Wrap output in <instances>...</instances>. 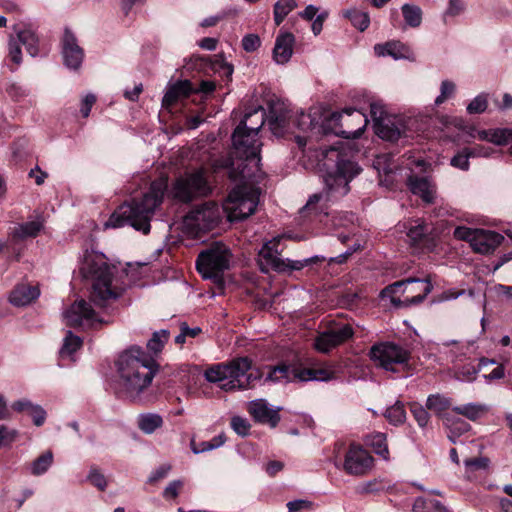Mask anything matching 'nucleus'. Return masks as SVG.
<instances>
[{"instance_id": "1", "label": "nucleus", "mask_w": 512, "mask_h": 512, "mask_svg": "<svg viewBox=\"0 0 512 512\" xmlns=\"http://www.w3.org/2000/svg\"><path fill=\"white\" fill-rule=\"evenodd\" d=\"M323 165L332 169L324 176L326 191L314 194L309 198L301 210L304 216L321 213L327 215V202L330 201L332 196L346 195L349 192V182L361 171L357 163L346 158L334 147L326 151Z\"/></svg>"}, {"instance_id": "2", "label": "nucleus", "mask_w": 512, "mask_h": 512, "mask_svg": "<svg viewBox=\"0 0 512 512\" xmlns=\"http://www.w3.org/2000/svg\"><path fill=\"white\" fill-rule=\"evenodd\" d=\"M167 180L153 181L149 190L140 198L121 205L105 223L106 228H119L130 225L144 234L150 231V221L157 207L163 201L167 190Z\"/></svg>"}, {"instance_id": "3", "label": "nucleus", "mask_w": 512, "mask_h": 512, "mask_svg": "<svg viewBox=\"0 0 512 512\" xmlns=\"http://www.w3.org/2000/svg\"><path fill=\"white\" fill-rule=\"evenodd\" d=\"M158 365L141 347L132 346L117 360L119 388L126 397L135 399L152 382Z\"/></svg>"}, {"instance_id": "4", "label": "nucleus", "mask_w": 512, "mask_h": 512, "mask_svg": "<svg viewBox=\"0 0 512 512\" xmlns=\"http://www.w3.org/2000/svg\"><path fill=\"white\" fill-rule=\"evenodd\" d=\"M82 275L90 279L89 300L96 307L107 310L123 295L125 288L114 281V267L104 260L87 256L80 268Z\"/></svg>"}, {"instance_id": "5", "label": "nucleus", "mask_w": 512, "mask_h": 512, "mask_svg": "<svg viewBox=\"0 0 512 512\" xmlns=\"http://www.w3.org/2000/svg\"><path fill=\"white\" fill-rule=\"evenodd\" d=\"M250 369L251 360L248 357H238L227 363L212 365L206 369L204 375L207 381L218 383L222 390L231 392L254 387L260 374Z\"/></svg>"}, {"instance_id": "6", "label": "nucleus", "mask_w": 512, "mask_h": 512, "mask_svg": "<svg viewBox=\"0 0 512 512\" xmlns=\"http://www.w3.org/2000/svg\"><path fill=\"white\" fill-rule=\"evenodd\" d=\"M246 123L240 122L232 134L233 154L242 162L237 164L238 176L248 180L255 178L259 170L262 143L258 135L245 130Z\"/></svg>"}, {"instance_id": "7", "label": "nucleus", "mask_w": 512, "mask_h": 512, "mask_svg": "<svg viewBox=\"0 0 512 512\" xmlns=\"http://www.w3.org/2000/svg\"><path fill=\"white\" fill-rule=\"evenodd\" d=\"M432 289L433 285L429 279L407 278L385 287L381 296L390 297L394 307H409L423 302Z\"/></svg>"}, {"instance_id": "8", "label": "nucleus", "mask_w": 512, "mask_h": 512, "mask_svg": "<svg viewBox=\"0 0 512 512\" xmlns=\"http://www.w3.org/2000/svg\"><path fill=\"white\" fill-rule=\"evenodd\" d=\"M281 239L282 236L274 237L273 239L264 243L260 249L257 262L262 272L268 273L270 270H274L280 273L296 270L298 271L308 265L325 260L324 257L320 256H313L303 260H284L280 257L281 251L278 249Z\"/></svg>"}, {"instance_id": "9", "label": "nucleus", "mask_w": 512, "mask_h": 512, "mask_svg": "<svg viewBox=\"0 0 512 512\" xmlns=\"http://www.w3.org/2000/svg\"><path fill=\"white\" fill-rule=\"evenodd\" d=\"M259 189L247 186H236L223 204V210L229 221L243 220L252 215L259 202Z\"/></svg>"}, {"instance_id": "10", "label": "nucleus", "mask_w": 512, "mask_h": 512, "mask_svg": "<svg viewBox=\"0 0 512 512\" xmlns=\"http://www.w3.org/2000/svg\"><path fill=\"white\" fill-rule=\"evenodd\" d=\"M330 133L344 138H358L364 132L368 118L365 113L347 108L342 112H334L327 118Z\"/></svg>"}, {"instance_id": "11", "label": "nucleus", "mask_w": 512, "mask_h": 512, "mask_svg": "<svg viewBox=\"0 0 512 512\" xmlns=\"http://www.w3.org/2000/svg\"><path fill=\"white\" fill-rule=\"evenodd\" d=\"M406 166L409 170L406 176V185L409 191L420 197L424 203L433 204L437 195V186L429 177L420 175L426 171L428 164L418 158L409 160Z\"/></svg>"}, {"instance_id": "12", "label": "nucleus", "mask_w": 512, "mask_h": 512, "mask_svg": "<svg viewBox=\"0 0 512 512\" xmlns=\"http://www.w3.org/2000/svg\"><path fill=\"white\" fill-rule=\"evenodd\" d=\"M231 253L222 243H214L202 251L196 260L197 270L205 278H214L229 268Z\"/></svg>"}, {"instance_id": "13", "label": "nucleus", "mask_w": 512, "mask_h": 512, "mask_svg": "<svg viewBox=\"0 0 512 512\" xmlns=\"http://www.w3.org/2000/svg\"><path fill=\"white\" fill-rule=\"evenodd\" d=\"M370 359L381 368L396 372L397 366H406L410 359V352L393 342L374 344L369 351Z\"/></svg>"}, {"instance_id": "14", "label": "nucleus", "mask_w": 512, "mask_h": 512, "mask_svg": "<svg viewBox=\"0 0 512 512\" xmlns=\"http://www.w3.org/2000/svg\"><path fill=\"white\" fill-rule=\"evenodd\" d=\"M210 192L211 186L202 169L186 173L178 178L171 191L175 199L183 202L191 201L195 197L207 196Z\"/></svg>"}, {"instance_id": "15", "label": "nucleus", "mask_w": 512, "mask_h": 512, "mask_svg": "<svg viewBox=\"0 0 512 512\" xmlns=\"http://www.w3.org/2000/svg\"><path fill=\"white\" fill-rule=\"evenodd\" d=\"M223 213V206L208 201L191 210L186 215L184 223L195 233L210 231L220 223Z\"/></svg>"}, {"instance_id": "16", "label": "nucleus", "mask_w": 512, "mask_h": 512, "mask_svg": "<svg viewBox=\"0 0 512 512\" xmlns=\"http://www.w3.org/2000/svg\"><path fill=\"white\" fill-rule=\"evenodd\" d=\"M353 335L354 330L350 324L331 321L318 332L314 339V347L321 353H328L350 340Z\"/></svg>"}, {"instance_id": "17", "label": "nucleus", "mask_w": 512, "mask_h": 512, "mask_svg": "<svg viewBox=\"0 0 512 512\" xmlns=\"http://www.w3.org/2000/svg\"><path fill=\"white\" fill-rule=\"evenodd\" d=\"M68 326L91 328L101 324L102 319L92 308L91 304L84 299L75 301L64 313Z\"/></svg>"}, {"instance_id": "18", "label": "nucleus", "mask_w": 512, "mask_h": 512, "mask_svg": "<svg viewBox=\"0 0 512 512\" xmlns=\"http://www.w3.org/2000/svg\"><path fill=\"white\" fill-rule=\"evenodd\" d=\"M373 466V457L358 445H350L344 461V470L351 475H365Z\"/></svg>"}, {"instance_id": "19", "label": "nucleus", "mask_w": 512, "mask_h": 512, "mask_svg": "<svg viewBox=\"0 0 512 512\" xmlns=\"http://www.w3.org/2000/svg\"><path fill=\"white\" fill-rule=\"evenodd\" d=\"M61 48L64 65L69 69L78 70L84 59V51L74 33L68 28L64 30Z\"/></svg>"}, {"instance_id": "20", "label": "nucleus", "mask_w": 512, "mask_h": 512, "mask_svg": "<svg viewBox=\"0 0 512 512\" xmlns=\"http://www.w3.org/2000/svg\"><path fill=\"white\" fill-rule=\"evenodd\" d=\"M291 111L281 102L270 104L268 123L272 133L276 136H283L290 129L293 121Z\"/></svg>"}, {"instance_id": "21", "label": "nucleus", "mask_w": 512, "mask_h": 512, "mask_svg": "<svg viewBox=\"0 0 512 512\" xmlns=\"http://www.w3.org/2000/svg\"><path fill=\"white\" fill-rule=\"evenodd\" d=\"M30 237H32V223L18 224L14 227L7 242L0 241V254L7 250L13 255L14 259L18 260L24 247L23 243Z\"/></svg>"}, {"instance_id": "22", "label": "nucleus", "mask_w": 512, "mask_h": 512, "mask_svg": "<svg viewBox=\"0 0 512 512\" xmlns=\"http://www.w3.org/2000/svg\"><path fill=\"white\" fill-rule=\"evenodd\" d=\"M248 411L256 422L276 427L280 421L279 409H272L266 400L257 399L249 403Z\"/></svg>"}, {"instance_id": "23", "label": "nucleus", "mask_w": 512, "mask_h": 512, "mask_svg": "<svg viewBox=\"0 0 512 512\" xmlns=\"http://www.w3.org/2000/svg\"><path fill=\"white\" fill-rule=\"evenodd\" d=\"M503 239L502 235L494 231L477 229L470 246L477 253L488 254L494 251Z\"/></svg>"}, {"instance_id": "24", "label": "nucleus", "mask_w": 512, "mask_h": 512, "mask_svg": "<svg viewBox=\"0 0 512 512\" xmlns=\"http://www.w3.org/2000/svg\"><path fill=\"white\" fill-rule=\"evenodd\" d=\"M295 37L292 33L280 31L273 48V59L277 64H286L293 54Z\"/></svg>"}, {"instance_id": "25", "label": "nucleus", "mask_w": 512, "mask_h": 512, "mask_svg": "<svg viewBox=\"0 0 512 512\" xmlns=\"http://www.w3.org/2000/svg\"><path fill=\"white\" fill-rule=\"evenodd\" d=\"M192 92L193 87L189 80L177 81L167 88L162 99V106L169 109L178 100L188 97Z\"/></svg>"}, {"instance_id": "26", "label": "nucleus", "mask_w": 512, "mask_h": 512, "mask_svg": "<svg viewBox=\"0 0 512 512\" xmlns=\"http://www.w3.org/2000/svg\"><path fill=\"white\" fill-rule=\"evenodd\" d=\"M294 376L301 381H329L335 377V370L331 365L323 364L301 369Z\"/></svg>"}, {"instance_id": "27", "label": "nucleus", "mask_w": 512, "mask_h": 512, "mask_svg": "<svg viewBox=\"0 0 512 512\" xmlns=\"http://www.w3.org/2000/svg\"><path fill=\"white\" fill-rule=\"evenodd\" d=\"M32 37V33L26 30H19L15 37H11L8 43V59L15 65H20L22 62L21 46L28 47V41Z\"/></svg>"}, {"instance_id": "28", "label": "nucleus", "mask_w": 512, "mask_h": 512, "mask_svg": "<svg viewBox=\"0 0 512 512\" xmlns=\"http://www.w3.org/2000/svg\"><path fill=\"white\" fill-rule=\"evenodd\" d=\"M375 133L383 140L395 142L405 135L403 124L396 118H390L384 122H380Z\"/></svg>"}, {"instance_id": "29", "label": "nucleus", "mask_w": 512, "mask_h": 512, "mask_svg": "<svg viewBox=\"0 0 512 512\" xmlns=\"http://www.w3.org/2000/svg\"><path fill=\"white\" fill-rule=\"evenodd\" d=\"M29 491L8 490L1 496L0 512H16L29 498Z\"/></svg>"}, {"instance_id": "30", "label": "nucleus", "mask_w": 512, "mask_h": 512, "mask_svg": "<svg viewBox=\"0 0 512 512\" xmlns=\"http://www.w3.org/2000/svg\"><path fill=\"white\" fill-rule=\"evenodd\" d=\"M374 51L378 56H391L394 59L408 58L410 49L400 41H389L385 44H377Z\"/></svg>"}, {"instance_id": "31", "label": "nucleus", "mask_w": 512, "mask_h": 512, "mask_svg": "<svg viewBox=\"0 0 512 512\" xmlns=\"http://www.w3.org/2000/svg\"><path fill=\"white\" fill-rule=\"evenodd\" d=\"M293 124H295L300 130L304 132L310 131L312 134L320 132H322L323 134L330 133L327 118L321 125H319L318 122L315 121V118L312 117L310 113L301 112L298 117L293 119Z\"/></svg>"}, {"instance_id": "32", "label": "nucleus", "mask_w": 512, "mask_h": 512, "mask_svg": "<svg viewBox=\"0 0 512 512\" xmlns=\"http://www.w3.org/2000/svg\"><path fill=\"white\" fill-rule=\"evenodd\" d=\"M9 303L17 308L28 306L32 302V286L29 282L17 284L9 294Z\"/></svg>"}, {"instance_id": "33", "label": "nucleus", "mask_w": 512, "mask_h": 512, "mask_svg": "<svg viewBox=\"0 0 512 512\" xmlns=\"http://www.w3.org/2000/svg\"><path fill=\"white\" fill-rule=\"evenodd\" d=\"M443 423L449 430L448 438L451 442L456 443V438L467 432L470 425L460 418H456L451 414L443 415Z\"/></svg>"}, {"instance_id": "34", "label": "nucleus", "mask_w": 512, "mask_h": 512, "mask_svg": "<svg viewBox=\"0 0 512 512\" xmlns=\"http://www.w3.org/2000/svg\"><path fill=\"white\" fill-rule=\"evenodd\" d=\"M452 411L458 415H462L471 421H476L488 412V407L480 403H468L455 406Z\"/></svg>"}, {"instance_id": "35", "label": "nucleus", "mask_w": 512, "mask_h": 512, "mask_svg": "<svg viewBox=\"0 0 512 512\" xmlns=\"http://www.w3.org/2000/svg\"><path fill=\"white\" fill-rule=\"evenodd\" d=\"M495 361L492 359L482 358L479 361L478 368L473 365H464L456 371V378L461 381H473L479 370H482L490 365H494Z\"/></svg>"}, {"instance_id": "36", "label": "nucleus", "mask_w": 512, "mask_h": 512, "mask_svg": "<svg viewBox=\"0 0 512 512\" xmlns=\"http://www.w3.org/2000/svg\"><path fill=\"white\" fill-rule=\"evenodd\" d=\"M265 116V110L262 107H259L249 113H246L241 122L246 123L245 130H248L258 135L259 130L265 123Z\"/></svg>"}, {"instance_id": "37", "label": "nucleus", "mask_w": 512, "mask_h": 512, "mask_svg": "<svg viewBox=\"0 0 512 512\" xmlns=\"http://www.w3.org/2000/svg\"><path fill=\"white\" fill-rule=\"evenodd\" d=\"M405 24L411 28H417L422 23V9L414 4H404L401 7Z\"/></svg>"}, {"instance_id": "38", "label": "nucleus", "mask_w": 512, "mask_h": 512, "mask_svg": "<svg viewBox=\"0 0 512 512\" xmlns=\"http://www.w3.org/2000/svg\"><path fill=\"white\" fill-rule=\"evenodd\" d=\"M366 442L370 445L374 452L384 459L388 458L389 450L386 441V435L383 433H373L367 436Z\"/></svg>"}, {"instance_id": "39", "label": "nucleus", "mask_w": 512, "mask_h": 512, "mask_svg": "<svg viewBox=\"0 0 512 512\" xmlns=\"http://www.w3.org/2000/svg\"><path fill=\"white\" fill-rule=\"evenodd\" d=\"M343 16L348 18L352 25L360 31H364L370 24L368 13L359 11L357 9H349L343 12Z\"/></svg>"}, {"instance_id": "40", "label": "nucleus", "mask_w": 512, "mask_h": 512, "mask_svg": "<svg viewBox=\"0 0 512 512\" xmlns=\"http://www.w3.org/2000/svg\"><path fill=\"white\" fill-rule=\"evenodd\" d=\"M426 406L429 410L435 412L437 415H440L443 418V415L447 414L446 410L450 408L451 402L448 398L436 394L430 395L427 398Z\"/></svg>"}, {"instance_id": "41", "label": "nucleus", "mask_w": 512, "mask_h": 512, "mask_svg": "<svg viewBox=\"0 0 512 512\" xmlns=\"http://www.w3.org/2000/svg\"><path fill=\"white\" fill-rule=\"evenodd\" d=\"M226 441V437L224 434H219L214 437L211 441H202L200 443H196L194 439L191 440L190 446L191 450L195 454L203 453L206 451H210L222 446Z\"/></svg>"}, {"instance_id": "42", "label": "nucleus", "mask_w": 512, "mask_h": 512, "mask_svg": "<svg viewBox=\"0 0 512 512\" xmlns=\"http://www.w3.org/2000/svg\"><path fill=\"white\" fill-rule=\"evenodd\" d=\"M163 424L162 417L158 414L141 415L138 420L139 428L146 434L153 433Z\"/></svg>"}, {"instance_id": "43", "label": "nucleus", "mask_w": 512, "mask_h": 512, "mask_svg": "<svg viewBox=\"0 0 512 512\" xmlns=\"http://www.w3.org/2000/svg\"><path fill=\"white\" fill-rule=\"evenodd\" d=\"M82 345V340L80 337L74 335L71 331H68L65 338L63 346L60 350V356L70 357L74 352H76Z\"/></svg>"}, {"instance_id": "44", "label": "nucleus", "mask_w": 512, "mask_h": 512, "mask_svg": "<svg viewBox=\"0 0 512 512\" xmlns=\"http://www.w3.org/2000/svg\"><path fill=\"white\" fill-rule=\"evenodd\" d=\"M169 336V331L165 329L154 332L147 343L148 350L154 354L161 352L165 343L168 341Z\"/></svg>"}, {"instance_id": "45", "label": "nucleus", "mask_w": 512, "mask_h": 512, "mask_svg": "<svg viewBox=\"0 0 512 512\" xmlns=\"http://www.w3.org/2000/svg\"><path fill=\"white\" fill-rule=\"evenodd\" d=\"M384 415L389 423L393 425H400L404 423L406 419V412L403 403L397 401L394 405L386 410Z\"/></svg>"}, {"instance_id": "46", "label": "nucleus", "mask_w": 512, "mask_h": 512, "mask_svg": "<svg viewBox=\"0 0 512 512\" xmlns=\"http://www.w3.org/2000/svg\"><path fill=\"white\" fill-rule=\"evenodd\" d=\"M53 463V453L47 450L34 460V475L44 474Z\"/></svg>"}, {"instance_id": "47", "label": "nucleus", "mask_w": 512, "mask_h": 512, "mask_svg": "<svg viewBox=\"0 0 512 512\" xmlns=\"http://www.w3.org/2000/svg\"><path fill=\"white\" fill-rule=\"evenodd\" d=\"M489 141L497 145L512 143V130L507 128L491 130Z\"/></svg>"}, {"instance_id": "48", "label": "nucleus", "mask_w": 512, "mask_h": 512, "mask_svg": "<svg viewBox=\"0 0 512 512\" xmlns=\"http://www.w3.org/2000/svg\"><path fill=\"white\" fill-rule=\"evenodd\" d=\"M29 147L28 140H18L12 147V159L16 164L21 163L27 158L26 150Z\"/></svg>"}, {"instance_id": "49", "label": "nucleus", "mask_w": 512, "mask_h": 512, "mask_svg": "<svg viewBox=\"0 0 512 512\" xmlns=\"http://www.w3.org/2000/svg\"><path fill=\"white\" fill-rule=\"evenodd\" d=\"M295 372L289 366L282 364L275 366L268 374L267 379L271 381H280L282 379H290V373Z\"/></svg>"}, {"instance_id": "50", "label": "nucleus", "mask_w": 512, "mask_h": 512, "mask_svg": "<svg viewBox=\"0 0 512 512\" xmlns=\"http://www.w3.org/2000/svg\"><path fill=\"white\" fill-rule=\"evenodd\" d=\"M370 115L374 122V129L377 128L380 122L390 119L391 117L386 114L383 106L378 103H372L370 105Z\"/></svg>"}, {"instance_id": "51", "label": "nucleus", "mask_w": 512, "mask_h": 512, "mask_svg": "<svg viewBox=\"0 0 512 512\" xmlns=\"http://www.w3.org/2000/svg\"><path fill=\"white\" fill-rule=\"evenodd\" d=\"M469 158L468 151L464 148L461 152L457 153L450 161L451 166L467 171L469 169Z\"/></svg>"}, {"instance_id": "52", "label": "nucleus", "mask_w": 512, "mask_h": 512, "mask_svg": "<svg viewBox=\"0 0 512 512\" xmlns=\"http://www.w3.org/2000/svg\"><path fill=\"white\" fill-rule=\"evenodd\" d=\"M487 109V98L484 95H478L467 106L469 114L483 113Z\"/></svg>"}, {"instance_id": "53", "label": "nucleus", "mask_w": 512, "mask_h": 512, "mask_svg": "<svg viewBox=\"0 0 512 512\" xmlns=\"http://www.w3.org/2000/svg\"><path fill=\"white\" fill-rule=\"evenodd\" d=\"M455 89H456V86L452 81H449V80L442 81L441 89H440L441 93L436 98L435 104L436 105L442 104L444 101H446V99H448L449 97H451L454 94Z\"/></svg>"}, {"instance_id": "54", "label": "nucleus", "mask_w": 512, "mask_h": 512, "mask_svg": "<svg viewBox=\"0 0 512 512\" xmlns=\"http://www.w3.org/2000/svg\"><path fill=\"white\" fill-rule=\"evenodd\" d=\"M183 486L184 482L182 480L171 481L163 491V498L166 500L175 499L179 495Z\"/></svg>"}, {"instance_id": "55", "label": "nucleus", "mask_w": 512, "mask_h": 512, "mask_svg": "<svg viewBox=\"0 0 512 512\" xmlns=\"http://www.w3.org/2000/svg\"><path fill=\"white\" fill-rule=\"evenodd\" d=\"M411 413L420 427H425L429 422V414L427 410L417 404L411 406Z\"/></svg>"}, {"instance_id": "56", "label": "nucleus", "mask_w": 512, "mask_h": 512, "mask_svg": "<svg viewBox=\"0 0 512 512\" xmlns=\"http://www.w3.org/2000/svg\"><path fill=\"white\" fill-rule=\"evenodd\" d=\"M231 427L238 435L246 436L249 433L251 426L246 419L235 416L231 420Z\"/></svg>"}, {"instance_id": "57", "label": "nucleus", "mask_w": 512, "mask_h": 512, "mask_svg": "<svg viewBox=\"0 0 512 512\" xmlns=\"http://www.w3.org/2000/svg\"><path fill=\"white\" fill-rule=\"evenodd\" d=\"M17 437V431L10 429L5 425H0V448L3 446L10 445L15 441Z\"/></svg>"}, {"instance_id": "58", "label": "nucleus", "mask_w": 512, "mask_h": 512, "mask_svg": "<svg viewBox=\"0 0 512 512\" xmlns=\"http://www.w3.org/2000/svg\"><path fill=\"white\" fill-rule=\"evenodd\" d=\"M261 45V40L256 34H248L242 39V47L246 52H254Z\"/></svg>"}, {"instance_id": "59", "label": "nucleus", "mask_w": 512, "mask_h": 512, "mask_svg": "<svg viewBox=\"0 0 512 512\" xmlns=\"http://www.w3.org/2000/svg\"><path fill=\"white\" fill-rule=\"evenodd\" d=\"M88 480L100 490H104L106 488L107 482L104 475L95 467L90 469Z\"/></svg>"}, {"instance_id": "60", "label": "nucleus", "mask_w": 512, "mask_h": 512, "mask_svg": "<svg viewBox=\"0 0 512 512\" xmlns=\"http://www.w3.org/2000/svg\"><path fill=\"white\" fill-rule=\"evenodd\" d=\"M390 157L388 155H380L373 161V166L378 172L389 174L393 171L392 166L389 163Z\"/></svg>"}, {"instance_id": "61", "label": "nucleus", "mask_w": 512, "mask_h": 512, "mask_svg": "<svg viewBox=\"0 0 512 512\" xmlns=\"http://www.w3.org/2000/svg\"><path fill=\"white\" fill-rule=\"evenodd\" d=\"M488 464L489 460L486 457L467 458L464 460V465L472 471L486 469Z\"/></svg>"}, {"instance_id": "62", "label": "nucleus", "mask_w": 512, "mask_h": 512, "mask_svg": "<svg viewBox=\"0 0 512 512\" xmlns=\"http://www.w3.org/2000/svg\"><path fill=\"white\" fill-rule=\"evenodd\" d=\"M296 7V0H278L274 5V12L287 16Z\"/></svg>"}, {"instance_id": "63", "label": "nucleus", "mask_w": 512, "mask_h": 512, "mask_svg": "<svg viewBox=\"0 0 512 512\" xmlns=\"http://www.w3.org/2000/svg\"><path fill=\"white\" fill-rule=\"evenodd\" d=\"M96 96L93 93L86 94L80 104V113L84 118H87L90 114L91 108L96 103Z\"/></svg>"}, {"instance_id": "64", "label": "nucleus", "mask_w": 512, "mask_h": 512, "mask_svg": "<svg viewBox=\"0 0 512 512\" xmlns=\"http://www.w3.org/2000/svg\"><path fill=\"white\" fill-rule=\"evenodd\" d=\"M477 229H472L464 226L456 227L454 230V237L458 240L467 241L472 243L473 237Z\"/></svg>"}]
</instances>
